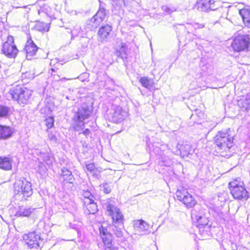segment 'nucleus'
<instances>
[{
    "label": "nucleus",
    "instance_id": "9",
    "mask_svg": "<svg viewBox=\"0 0 250 250\" xmlns=\"http://www.w3.org/2000/svg\"><path fill=\"white\" fill-rule=\"evenodd\" d=\"M23 239L30 249H38L41 247L43 241V239L41 238V236L36 234L35 231L24 234Z\"/></svg>",
    "mask_w": 250,
    "mask_h": 250
},
{
    "label": "nucleus",
    "instance_id": "37",
    "mask_svg": "<svg viewBox=\"0 0 250 250\" xmlns=\"http://www.w3.org/2000/svg\"><path fill=\"white\" fill-rule=\"evenodd\" d=\"M45 122L48 128H51L54 125V119L53 117L49 116L46 118Z\"/></svg>",
    "mask_w": 250,
    "mask_h": 250
},
{
    "label": "nucleus",
    "instance_id": "2",
    "mask_svg": "<svg viewBox=\"0 0 250 250\" xmlns=\"http://www.w3.org/2000/svg\"><path fill=\"white\" fill-rule=\"evenodd\" d=\"M14 197L16 200L23 201L33 194L30 182L25 179H18L14 184Z\"/></svg>",
    "mask_w": 250,
    "mask_h": 250
},
{
    "label": "nucleus",
    "instance_id": "16",
    "mask_svg": "<svg viewBox=\"0 0 250 250\" xmlns=\"http://www.w3.org/2000/svg\"><path fill=\"white\" fill-rule=\"evenodd\" d=\"M39 47L35 44L33 41L30 39L28 40L24 47V50L26 52V57L28 60H32L36 55Z\"/></svg>",
    "mask_w": 250,
    "mask_h": 250
},
{
    "label": "nucleus",
    "instance_id": "1",
    "mask_svg": "<svg viewBox=\"0 0 250 250\" xmlns=\"http://www.w3.org/2000/svg\"><path fill=\"white\" fill-rule=\"evenodd\" d=\"M92 111V106L86 103L82 104L78 107L72 118L73 127L75 131H79L84 128V121L89 118Z\"/></svg>",
    "mask_w": 250,
    "mask_h": 250
},
{
    "label": "nucleus",
    "instance_id": "35",
    "mask_svg": "<svg viewBox=\"0 0 250 250\" xmlns=\"http://www.w3.org/2000/svg\"><path fill=\"white\" fill-rule=\"evenodd\" d=\"M101 190H103L106 194L109 193L111 192V186L107 183H103L100 185Z\"/></svg>",
    "mask_w": 250,
    "mask_h": 250
},
{
    "label": "nucleus",
    "instance_id": "14",
    "mask_svg": "<svg viewBox=\"0 0 250 250\" xmlns=\"http://www.w3.org/2000/svg\"><path fill=\"white\" fill-rule=\"evenodd\" d=\"M133 227L136 232L142 235L148 234L151 232L149 225L143 220L134 221Z\"/></svg>",
    "mask_w": 250,
    "mask_h": 250
},
{
    "label": "nucleus",
    "instance_id": "7",
    "mask_svg": "<svg viewBox=\"0 0 250 250\" xmlns=\"http://www.w3.org/2000/svg\"><path fill=\"white\" fill-rule=\"evenodd\" d=\"M104 208L106 209L107 214L112 217V224L124 223V215L111 201H108L104 203Z\"/></svg>",
    "mask_w": 250,
    "mask_h": 250
},
{
    "label": "nucleus",
    "instance_id": "34",
    "mask_svg": "<svg viewBox=\"0 0 250 250\" xmlns=\"http://www.w3.org/2000/svg\"><path fill=\"white\" fill-rule=\"evenodd\" d=\"M82 195L85 199V200L84 201V204H86V202H92L93 200L94 196L88 190H83Z\"/></svg>",
    "mask_w": 250,
    "mask_h": 250
},
{
    "label": "nucleus",
    "instance_id": "31",
    "mask_svg": "<svg viewBox=\"0 0 250 250\" xmlns=\"http://www.w3.org/2000/svg\"><path fill=\"white\" fill-rule=\"evenodd\" d=\"M200 234L204 238L209 236L210 235V226H197Z\"/></svg>",
    "mask_w": 250,
    "mask_h": 250
},
{
    "label": "nucleus",
    "instance_id": "46",
    "mask_svg": "<svg viewBox=\"0 0 250 250\" xmlns=\"http://www.w3.org/2000/svg\"><path fill=\"white\" fill-rule=\"evenodd\" d=\"M50 139L51 140H55L56 139V137L54 135H51L50 137Z\"/></svg>",
    "mask_w": 250,
    "mask_h": 250
},
{
    "label": "nucleus",
    "instance_id": "5",
    "mask_svg": "<svg viewBox=\"0 0 250 250\" xmlns=\"http://www.w3.org/2000/svg\"><path fill=\"white\" fill-rule=\"evenodd\" d=\"M215 144L220 150H229L233 145V137L227 132L219 131L214 137Z\"/></svg>",
    "mask_w": 250,
    "mask_h": 250
},
{
    "label": "nucleus",
    "instance_id": "38",
    "mask_svg": "<svg viewBox=\"0 0 250 250\" xmlns=\"http://www.w3.org/2000/svg\"><path fill=\"white\" fill-rule=\"evenodd\" d=\"M40 111L41 113L48 115L51 113L52 110L51 107L49 105L45 104L44 106L42 107L40 109Z\"/></svg>",
    "mask_w": 250,
    "mask_h": 250
},
{
    "label": "nucleus",
    "instance_id": "41",
    "mask_svg": "<svg viewBox=\"0 0 250 250\" xmlns=\"http://www.w3.org/2000/svg\"><path fill=\"white\" fill-rule=\"evenodd\" d=\"M85 167L87 170L90 172H93L96 168L95 166L93 163L85 164Z\"/></svg>",
    "mask_w": 250,
    "mask_h": 250
},
{
    "label": "nucleus",
    "instance_id": "11",
    "mask_svg": "<svg viewBox=\"0 0 250 250\" xmlns=\"http://www.w3.org/2000/svg\"><path fill=\"white\" fill-rule=\"evenodd\" d=\"M14 42L13 37L8 36L7 41L3 45L1 51L8 58H15L18 54V50Z\"/></svg>",
    "mask_w": 250,
    "mask_h": 250
},
{
    "label": "nucleus",
    "instance_id": "49",
    "mask_svg": "<svg viewBox=\"0 0 250 250\" xmlns=\"http://www.w3.org/2000/svg\"><path fill=\"white\" fill-rule=\"evenodd\" d=\"M85 75V76H87V74L85 73L84 74Z\"/></svg>",
    "mask_w": 250,
    "mask_h": 250
},
{
    "label": "nucleus",
    "instance_id": "44",
    "mask_svg": "<svg viewBox=\"0 0 250 250\" xmlns=\"http://www.w3.org/2000/svg\"><path fill=\"white\" fill-rule=\"evenodd\" d=\"M108 249L104 248V250H118V248L115 247H113V244L111 246L109 247Z\"/></svg>",
    "mask_w": 250,
    "mask_h": 250
},
{
    "label": "nucleus",
    "instance_id": "26",
    "mask_svg": "<svg viewBox=\"0 0 250 250\" xmlns=\"http://www.w3.org/2000/svg\"><path fill=\"white\" fill-rule=\"evenodd\" d=\"M139 81L143 86L148 89L152 88L154 84L153 80L147 77H141Z\"/></svg>",
    "mask_w": 250,
    "mask_h": 250
},
{
    "label": "nucleus",
    "instance_id": "42",
    "mask_svg": "<svg viewBox=\"0 0 250 250\" xmlns=\"http://www.w3.org/2000/svg\"><path fill=\"white\" fill-rule=\"evenodd\" d=\"M78 30H80V28L79 27H76L73 30L71 31V35L72 38H75V37L78 36L79 33H77V31Z\"/></svg>",
    "mask_w": 250,
    "mask_h": 250
},
{
    "label": "nucleus",
    "instance_id": "8",
    "mask_svg": "<svg viewBox=\"0 0 250 250\" xmlns=\"http://www.w3.org/2000/svg\"><path fill=\"white\" fill-rule=\"evenodd\" d=\"M127 115V112L120 106L113 104L111 108L107 114V117L109 121L117 123L122 122Z\"/></svg>",
    "mask_w": 250,
    "mask_h": 250
},
{
    "label": "nucleus",
    "instance_id": "27",
    "mask_svg": "<svg viewBox=\"0 0 250 250\" xmlns=\"http://www.w3.org/2000/svg\"><path fill=\"white\" fill-rule=\"evenodd\" d=\"M111 227L112 231L117 237H121L123 236L122 229L124 228V223L112 224Z\"/></svg>",
    "mask_w": 250,
    "mask_h": 250
},
{
    "label": "nucleus",
    "instance_id": "4",
    "mask_svg": "<svg viewBox=\"0 0 250 250\" xmlns=\"http://www.w3.org/2000/svg\"><path fill=\"white\" fill-rule=\"evenodd\" d=\"M229 189L233 198L237 200H247L249 197L247 190L242 182L234 180L229 183Z\"/></svg>",
    "mask_w": 250,
    "mask_h": 250
},
{
    "label": "nucleus",
    "instance_id": "24",
    "mask_svg": "<svg viewBox=\"0 0 250 250\" xmlns=\"http://www.w3.org/2000/svg\"><path fill=\"white\" fill-rule=\"evenodd\" d=\"M12 135V131L10 127L0 125V139H7L11 137Z\"/></svg>",
    "mask_w": 250,
    "mask_h": 250
},
{
    "label": "nucleus",
    "instance_id": "3",
    "mask_svg": "<svg viewBox=\"0 0 250 250\" xmlns=\"http://www.w3.org/2000/svg\"><path fill=\"white\" fill-rule=\"evenodd\" d=\"M32 93L31 90L26 87L16 85L10 88L8 94L13 100L23 106L28 104Z\"/></svg>",
    "mask_w": 250,
    "mask_h": 250
},
{
    "label": "nucleus",
    "instance_id": "32",
    "mask_svg": "<svg viewBox=\"0 0 250 250\" xmlns=\"http://www.w3.org/2000/svg\"><path fill=\"white\" fill-rule=\"evenodd\" d=\"M88 213L94 214L98 211L97 206L93 200L92 202H86Z\"/></svg>",
    "mask_w": 250,
    "mask_h": 250
},
{
    "label": "nucleus",
    "instance_id": "50",
    "mask_svg": "<svg viewBox=\"0 0 250 250\" xmlns=\"http://www.w3.org/2000/svg\"><path fill=\"white\" fill-rule=\"evenodd\" d=\"M51 70L53 71H54V69H51Z\"/></svg>",
    "mask_w": 250,
    "mask_h": 250
},
{
    "label": "nucleus",
    "instance_id": "15",
    "mask_svg": "<svg viewBox=\"0 0 250 250\" xmlns=\"http://www.w3.org/2000/svg\"><path fill=\"white\" fill-rule=\"evenodd\" d=\"M99 231L104 243V248L108 249L109 247L112 245V234L108 232L106 228L102 226L99 228Z\"/></svg>",
    "mask_w": 250,
    "mask_h": 250
},
{
    "label": "nucleus",
    "instance_id": "25",
    "mask_svg": "<svg viewBox=\"0 0 250 250\" xmlns=\"http://www.w3.org/2000/svg\"><path fill=\"white\" fill-rule=\"evenodd\" d=\"M237 104L242 111H248L250 108V99H240L238 101Z\"/></svg>",
    "mask_w": 250,
    "mask_h": 250
},
{
    "label": "nucleus",
    "instance_id": "40",
    "mask_svg": "<svg viewBox=\"0 0 250 250\" xmlns=\"http://www.w3.org/2000/svg\"><path fill=\"white\" fill-rule=\"evenodd\" d=\"M40 157L42 158V161L45 162L46 164L48 163V161L49 159V157L47 153H40Z\"/></svg>",
    "mask_w": 250,
    "mask_h": 250
},
{
    "label": "nucleus",
    "instance_id": "47",
    "mask_svg": "<svg viewBox=\"0 0 250 250\" xmlns=\"http://www.w3.org/2000/svg\"><path fill=\"white\" fill-rule=\"evenodd\" d=\"M42 12H43V10H42V9H39V10H38V13H39V14H41V13H42Z\"/></svg>",
    "mask_w": 250,
    "mask_h": 250
},
{
    "label": "nucleus",
    "instance_id": "39",
    "mask_svg": "<svg viewBox=\"0 0 250 250\" xmlns=\"http://www.w3.org/2000/svg\"><path fill=\"white\" fill-rule=\"evenodd\" d=\"M14 0V2H13V4L14 7H15L16 8H18L25 7L22 3V0Z\"/></svg>",
    "mask_w": 250,
    "mask_h": 250
},
{
    "label": "nucleus",
    "instance_id": "33",
    "mask_svg": "<svg viewBox=\"0 0 250 250\" xmlns=\"http://www.w3.org/2000/svg\"><path fill=\"white\" fill-rule=\"evenodd\" d=\"M9 112V107L0 105V118H6L8 116Z\"/></svg>",
    "mask_w": 250,
    "mask_h": 250
},
{
    "label": "nucleus",
    "instance_id": "45",
    "mask_svg": "<svg viewBox=\"0 0 250 250\" xmlns=\"http://www.w3.org/2000/svg\"><path fill=\"white\" fill-rule=\"evenodd\" d=\"M83 134L85 136H87L90 134V131L88 129H86L83 132Z\"/></svg>",
    "mask_w": 250,
    "mask_h": 250
},
{
    "label": "nucleus",
    "instance_id": "18",
    "mask_svg": "<svg viewBox=\"0 0 250 250\" xmlns=\"http://www.w3.org/2000/svg\"><path fill=\"white\" fill-rule=\"evenodd\" d=\"M35 210V208L31 207H20L15 215L18 217H29Z\"/></svg>",
    "mask_w": 250,
    "mask_h": 250
},
{
    "label": "nucleus",
    "instance_id": "22",
    "mask_svg": "<svg viewBox=\"0 0 250 250\" xmlns=\"http://www.w3.org/2000/svg\"><path fill=\"white\" fill-rule=\"evenodd\" d=\"M177 150L175 152L177 154L180 152L181 155L183 157L187 156L189 154H191V148L189 145L186 144L184 145H180L179 144L177 146Z\"/></svg>",
    "mask_w": 250,
    "mask_h": 250
},
{
    "label": "nucleus",
    "instance_id": "30",
    "mask_svg": "<svg viewBox=\"0 0 250 250\" xmlns=\"http://www.w3.org/2000/svg\"><path fill=\"white\" fill-rule=\"evenodd\" d=\"M106 9L102 6H100L96 14L94 16L101 23L104 20L106 15Z\"/></svg>",
    "mask_w": 250,
    "mask_h": 250
},
{
    "label": "nucleus",
    "instance_id": "12",
    "mask_svg": "<svg viewBox=\"0 0 250 250\" xmlns=\"http://www.w3.org/2000/svg\"><path fill=\"white\" fill-rule=\"evenodd\" d=\"M191 217L197 222V226H208V220L204 214L203 210L201 209L200 206L194 208L191 212Z\"/></svg>",
    "mask_w": 250,
    "mask_h": 250
},
{
    "label": "nucleus",
    "instance_id": "48",
    "mask_svg": "<svg viewBox=\"0 0 250 250\" xmlns=\"http://www.w3.org/2000/svg\"><path fill=\"white\" fill-rule=\"evenodd\" d=\"M66 98L68 100L71 99V98H70L68 96H66Z\"/></svg>",
    "mask_w": 250,
    "mask_h": 250
},
{
    "label": "nucleus",
    "instance_id": "29",
    "mask_svg": "<svg viewBox=\"0 0 250 250\" xmlns=\"http://www.w3.org/2000/svg\"><path fill=\"white\" fill-rule=\"evenodd\" d=\"M120 45V46L119 48H116V55L117 57H120L123 59L126 58L125 44L121 42Z\"/></svg>",
    "mask_w": 250,
    "mask_h": 250
},
{
    "label": "nucleus",
    "instance_id": "17",
    "mask_svg": "<svg viewBox=\"0 0 250 250\" xmlns=\"http://www.w3.org/2000/svg\"><path fill=\"white\" fill-rule=\"evenodd\" d=\"M112 30V26L106 24L102 26L98 32V37L101 42L108 41Z\"/></svg>",
    "mask_w": 250,
    "mask_h": 250
},
{
    "label": "nucleus",
    "instance_id": "28",
    "mask_svg": "<svg viewBox=\"0 0 250 250\" xmlns=\"http://www.w3.org/2000/svg\"><path fill=\"white\" fill-rule=\"evenodd\" d=\"M49 27V24L39 21H36L34 26L36 30L42 32L48 31Z\"/></svg>",
    "mask_w": 250,
    "mask_h": 250
},
{
    "label": "nucleus",
    "instance_id": "43",
    "mask_svg": "<svg viewBox=\"0 0 250 250\" xmlns=\"http://www.w3.org/2000/svg\"><path fill=\"white\" fill-rule=\"evenodd\" d=\"M195 29L203 28L205 27V25L203 23H195L193 24Z\"/></svg>",
    "mask_w": 250,
    "mask_h": 250
},
{
    "label": "nucleus",
    "instance_id": "19",
    "mask_svg": "<svg viewBox=\"0 0 250 250\" xmlns=\"http://www.w3.org/2000/svg\"><path fill=\"white\" fill-rule=\"evenodd\" d=\"M101 24L99 20H98L94 16L88 19L85 24V28L88 31H92L96 29Z\"/></svg>",
    "mask_w": 250,
    "mask_h": 250
},
{
    "label": "nucleus",
    "instance_id": "36",
    "mask_svg": "<svg viewBox=\"0 0 250 250\" xmlns=\"http://www.w3.org/2000/svg\"><path fill=\"white\" fill-rule=\"evenodd\" d=\"M162 10L168 14H170L172 12L176 11L177 9L175 7H169L167 5L162 6Z\"/></svg>",
    "mask_w": 250,
    "mask_h": 250
},
{
    "label": "nucleus",
    "instance_id": "13",
    "mask_svg": "<svg viewBox=\"0 0 250 250\" xmlns=\"http://www.w3.org/2000/svg\"><path fill=\"white\" fill-rule=\"evenodd\" d=\"M194 8L199 11L205 12L217 9L214 0H197Z\"/></svg>",
    "mask_w": 250,
    "mask_h": 250
},
{
    "label": "nucleus",
    "instance_id": "6",
    "mask_svg": "<svg viewBox=\"0 0 250 250\" xmlns=\"http://www.w3.org/2000/svg\"><path fill=\"white\" fill-rule=\"evenodd\" d=\"M250 45V38L248 35L238 34L236 36L231 43V47L234 51H248Z\"/></svg>",
    "mask_w": 250,
    "mask_h": 250
},
{
    "label": "nucleus",
    "instance_id": "20",
    "mask_svg": "<svg viewBox=\"0 0 250 250\" xmlns=\"http://www.w3.org/2000/svg\"><path fill=\"white\" fill-rule=\"evenodd\" d=\"M244 24L250 27V7L244 8L239 10Z\"/></svg>",
    "mask_w": 250,
    "mask_h": 250
},
{
    "label": "nucleus",
    "instance_id": "21",
    "mask_svg": "<svg viewBox=\"0 0 250 250\" xmlns=\"http://www.w3.org/2000/svg\"><path fill=\"white\" fill-rule=\"evenodd\" d=\"M13 160L7 157H0V168L5 170L12 168Z\"/></svg>",
    "mask_w": 250,
    "mask_h": 250
},
{
    "label": "nucleus",
    "instance_id": "10",
    "mask_svg": "<svg viewBox=\"0 0 250 250\" xmlns=\"http://www.w3.org/2000/svg\"><path fill=\"white\" fill-rule=\"evenodd\" d=\"M177 199L183 203L188 208H192L196 204L194 197L189 194L186 189H178L176 192Z\"/></svg>",
    "mask_w": 250,
    "mask_h": 250
},
{
    "label": "nucleus",
    "instance_id": "23",
    "mask_svg": "<svg viewBox=\"0 0 250 250\" xmlns=\"http://www.w3.org/2000/svg\"><path fill=\"white\" fill-rule=\"evenodd\" d=\"M61 177L63 178V182L72 184L75 181V178L72 172L68 169L63 168L62 169Z\"/></svg>",
    "mask_w": 250,
    "mask_h": 250
}]
</instances>
